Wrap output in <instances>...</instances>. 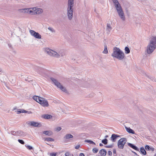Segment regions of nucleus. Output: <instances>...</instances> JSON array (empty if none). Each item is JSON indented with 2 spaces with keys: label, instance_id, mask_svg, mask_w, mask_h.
Here are the masks:
<instances>
[{
  "label": "nucleus",
  "instance_id": "28",
  "mask_svg": "<svg viewBox=\"0 0 156 156\" xmlns=\"http://www.w3.org/2000/svg\"><path fill=\"white\" fill-rule=\"evenodd\" d=\"M108 140L106 139H105L102 140L101 142L105 144H106L108 143Z\"/></svg>",
  "mask_w": 156,
  "mask_h": 156
},
{
  "label": "nucleus",
  "instance_id": "49",
  "mask_svg": "<svg viewBox=\"0 0 156 156\" xmlns=\"http://www.w3.org/2000/svg\"><path fill=\"white\" fill-rule=\"evenodd\" d=\"M85 155L83 153H81L79 154V156H84Z\"/></svg>",
  "mask_w": 156,
  "mask_h": 156
},
{
  "label": "nucleus",
  "instance_id": "25",
  "mask_svg": "<svg viewBox=\"0 0 156 156\" xmlns=\"http://www.w3.org/2000/svg\"><path fill=\"white\" fill-rule=\"evenodd\" d=\"M125 52L126 54H128L130 53V51L129 48L127 47H126L125 48Z\"/></svg>",
  "mask_w": 156,
  "mask_h": 156
},
{
  "label": "nucleus",
  "instance_id": "13",
  "mask_svg": "<svg viewBox=\"0 0 156 156\" xmlns=\"http://www.w3.org/2000/svg\"><path fill=\"white\" fill-rule=\"evenodd\" d=\"M35 11H36V7L30 8L29 13L31 15H35Z\"/></svg>",
  "mask_w": 156,
  "mask_h": 156
},
{
  "label": "nucleus",
  "instance_id": "7",
  "mask_svg": "<svg viewBox=\"0 0 156 156\" xmlns=\"http://www.w3.org/2000/svg\"><path fill=\"white\" fill-rule=\"evenodd\" d=\"M127 142V140L125 138H122L120 139L118 142V147L121 149L124 148V145Z\"/></svg>",
  "mask_w": 156,
  "mask_h": 156
},
{
  "label": "nucleus",
  "instance_id": "56",
  "mask_svg": "<svg viewBox=\"0 0 156 156\" xmlns=\"http://www.w3.org/2000/svg\"><path fill=\"white\" fill-rule=\"evenodd\" d=\"M2 69L1 68H0V72H1L2 71Z\"/></svg>",
  "mask_w": 156,
  "mask_h": 156
},
{
  "label": "nucleus",
  "instance_id": "59",
  "mask_svg": "<svg viewBox=\"0 0 156 156\" xmlns=\"http://www.w3.org/2000/svg\"><path fill=\"white\" fill-rule=\"evenodd\" d=\"M138 156H139L138 155Z\"/></svg>",
  "mask_w": 156,
  "mask_h": 156
},
{
  "label": "nucleus",
  "instance_id": "54",
  "mask_svg": "<svg viewBox=\"0 0 156 156\" xmlns=\"http://www.w3.org/2000/svg\"><path fill=\"white\" fill-rule=\"evenodd\" d=\"M133 152L135 155H138L135 152H134V151H132Z\"/></svg>",
  "mask_w": 156,
  "mask_h": 156
},
{
  "label": "nucleus",
  "instance_id": "19",
  "mask_svg": "<svg viewBox=\"0 0 156 156\" xmlns=\"http://www.w3.org/2000/svg\"><path fill=\"white\" fill-rule=\"evenodd\" d=\"M113 2L115 5L116 9L119 8V7H121L118 1L115 2Z\"/></svg>",
  "mask_w": 156,
  "mask_h": 156
},
{
  "label": "nucleus",
  "instance_id": "50",
  "mask_svg": "<svg viewBox=\"0 0 156 156\" xmlns=\"http://www.w3.org/2000/svg\"><path fill=\"white\" fill-rule=\"evenodd\" d=\"M8 46L10 48H12L11 44H8Z\"/></svg>",
  "mask_w": 156,
  "mask_h": 156
},
{
  "label": "nucleus",
  "instance_id": "55",
  "mask_svg": "<svg viewBox=\"0 0 156 156\" xmlns=\"http://www.w3.org/2000/svg\"><path fill=\"white\" fill-rule=\"evenodd\" d=\"M108 137V135H106L105 136V138H107V137Z\"/></svg>",
  "mask_w": 156,
  "mask_h": 156
},
{
  "label": "nucleus",
  "instance_id": "30",
  "mask_svg": "<svg viewBox=\"0 0 156 156\" xmlns=\"http://www.w3.org/2000/svg\"><path fill=\"white\" fill-rule=\"evenodd\" d=\"M151 147L149 145H146L145 146V149L147 151H150Z\"/></svg>",
  "mask_w": 156,
  "mask_h": 156
},
{
  "label": "nucleus",
  "instance_id": "21",
  "mask_svg": "<svg viewBox=\"0 0 156 156\" xmlns=\"http://www.w3.org/2000/svg\"><path fill=\"white\" fill-rule=\"evenodd\" d=\"M140 151L141 153L145 155L146 154V152L143 147H142L140 148Z\"/></svg>",
  "mask_w": 156,
  "mask_h": 156
},
{
  "label": "nucleus",
  "instance_id": "29",
  "mask_svg": "<svg viewBox=\"0 0 156 156\" xmlns=\"http://www.w3.org/2000/svg\"><path fill=\"white\" fill-rule=\"evenodd\" d=\"M98 150L97 148H94L93 149V152L94 153H96L98 151Z\"/></svg>",
  "mask_w": 156,
  "mask_h": 156
},
{
  "label": "nucleus",
  "instance_id": "24",
  "mask_svg": "<svg viewBox=\"0 0 156 156\" xmlns=\"http://www.w3.org/2000/svg\"><path fill=\"white\" fill-rule=\"evenodd\" d=\"M85 142L89 143L90 144H93L94 145H95V143L90 140H85Z\"/></svg>",
  "mask_w": 156,
  "mask_h": 156
},
{
  "label": "nucleus",
  "instance_id": "51",
  "mask_svg": "<svg viewBox=\"0 0 156 156\" xmlns=\"http://www.w3.org/2000/svg\"><path fill=\"white\" fill-rule=\"evenodd\" d=\"M151 149H150V151H154V148L153 147H151Z\"/></svg>",
  "mask_w": 156,
  "mask_h": 156
},
{
  "label": "nucleus",
  "instance_id": "48",
  "mask_svg": "<svg viewBox=\"0 0 156 156\" xmlns=\"http://www.w3.org/2000/svg\"><path fill=\"white\" fill-rule=\"evenodd\" d=\"M80 147V145H77L75 147V148L76 149H78V148H79Z\"/></svg>",
  "mask_w": 156,
  "mask_h": 156
},
{
  "label": "nucleus",
  "instance_id": "3",
  "mask_svg": "<svg viewBox=\"0 0 156 156\" xmlns=\"http://www.w3.org/2000/svg\"><path fill=\"white\" fill-rule=\"evenodd\" d=\"M74 0H68L67 8V16L69 19L71 20L73 13Z\"/></svg>",
  "mask_w": 156,
  "mask_h": 156
},
{
  "label": "nucleus",
  "instance_id": "46",
  "mask_svg": "<svg viewBox=\"0 0 156 156\" xmlns=\"http://www.w3.org/2000/svg\"><path fill=\"white\" fill-rule=\"evenodd\" d=\"M65 156H69L70 155V153L69 152H66L65 154Z\"/></svg>",
  "mask_w": 156,
  "mask_h": 156
},
{
  "label": "nucleus",
  "instance_id": "53",
  "mask_svg": "<svg viewBox=\"0 0 156 156\" xmlns=\"http://www.w3.org/2000/svg\"><path fill=\"white\" fill-rule=\"evenodd\" d=\"M112 0V1L113 2L118 1L117 0Z\"/></svg>",
  "mask_w": 156,
  "mask_h": 156
},
{
  "label": "nucleus",
  "instance_id": "34",
  "mask_svg": "<svg viewBox=\"0 0 156 156\" xmlns=\"http://www.w3.org/2000/svg\"><path fill=\"white\" fill-rule=\"evenodd\" d=\"M23 10L24 11V12L29 13V11L30 10V8L24 9H23Z\"/></svg>",
  "mask_w": 156,
  "mask_h": 156
},
{
  "label": "nucleus",
  "instance_id": "5",
  "mask_svg": "<svg viewBox=\"0 0 156 156\" xmlns=\"http://www.w3.org/2000/svg\"><path fill=\"white\" fill-rule=\"evenodd\" d=\"M44 52L46 53L48 55L56 58H59V54L55 51H53L48 48H44Z\"/></svg>",
  "mask_w": 156,
  "mask_h": 156
},
{
  "label": "nucleus",
  "instance_id": "39",
  "mask_svg": "<svg viewBox=\"0 0 156 156\" xmlns=\"http://www.w3.org/2000/svg\"><path fill=\"white\" fill-rule=\"evenodd\" d=\"M18 142L20 143V144H24V141L22 140H20V139H19L18 140Z\"/></svg>",
  "mask_w": 156,
  "mask_h": 156
},
{
  "label": "nucleus",
  "instance_id": "58",
  "mask_svg": "<svg viewBox=\"0 0 156 156\" xmlns=\"http://www.w3.org/2000/svg\"><path fill=\"white\" fill-rule=\"evenodd\" d=\"M154 156H156V154H155V155H154Z\"/></svg>",
  "mask_w": 156,
  "mask_h": 156
},
{
  "label": "nucleus",
  "instance_id": "33",
  "mask_svg": "<svg viewBox=\"0 0 156 156\" xmlns=\"http://www.w3.org/2000/svg\"><path fill=\"white\" fill-rule=\"evenodd\" d=\"M114 144H112L110 145H107L105 146V147L108 148H111L113 147Z\"/></svg>",
  "mask_w": 156,
  "mask_h": 156
},
{
  "label": "nucleus",
  "instance_id": "4",
  "mask_svg": "<svg viewBox=\"0 0 156 156\" xmlns=\"http://www.w3.org/2000/svg\"><path fill=\"white\" fill-rule=\"evenodd\" d=\"M33 99L42 106L48 107L49 105L48 101L44 98L37 96H34Z\"/></svg>",
  "mask_w": 156,
  "mask_h": 156
},
{
  "label": "nucleus",
  "instance_id": "20",
  "mask_svg": "<svg viewBox=\"0 0 156 156\" xmlns=\"http://www.w3.org/2000/svg\"><path fill=\"white\" fill-rule=\"evenodd\" d=\"M34 69L38 73H40V71L42 69L39 66H35L34 67Z\"/></svg>",
  "mask_w": 156,
  "mask_h": 156
},
{
  "label": "nucleus",
  "instance_id": "38",
  "mask_svg": "<svg viewBox=\"0 0 156 156\" xmlns=\"http://www.w3.org/2000/svg\"><path fill=\"white\" fill-rule=\"evenodd\" d=\"M26 146L27 147V148L29 150H31L33 149L32 147L29 145H26Z\"/></svg>",
  "mask_w": 156,
  "mask_h": 156
},
{
  "label": "nucleus",
  "instance_id": "12",
  "mask_svg": "<svg viewBox=\"0 0 156 156\" xmlns=\"http://www.w3.org/2000/svg\"><path fill=\"white\" fill-rule=\"evenodd\" d=\"M43 12V10L40 8L36 7V11H35V14H39Z\"/></svg>",
  "mask_w": 156,
  "mask_h": 156
},
{
  "label": "nucleus",
  "instance_id": "43",
  "mask_svg": "<svg viewBox=\"0 0 156 156\" xmlns=\"http://www.w3.org/2000/svg\"><path fill=\"white\" fill-rule=\"evenodd\" d=\"M50 156H56V153H50Z\"/></svg>",
  "mask_w": 156,
  "mask_h": 156
},
{
  "label": "nucleus",
  "instance_id": "27",
  "mask_svg": "<svg viewBox=\"0 0 156 156\" xmlns=\"http://www.w3.org/2000/svg\"><path fill=\"white\" fill-rule=\"evenodd\" d=\"M107 30L110 31L112 30V28L110 24L108 23L107 24Z\"/></svg>",
  "mask_w": 156,
  "mask_h": 156
},
{
  "label": "nucleus",
  "instance_id": "11",
  "mask_svg": "<svg viewBox=\"0 0 156 156\" xmlns=\"http://www.w3.org/2000/svg\"><path fill=\"white\" fill-rule=\"evenodd\" d=\"M120 136L119 135L115 134H113L112 135L110 139L112 142H114L116 141L117 138L120 137Z\"/></svg>",
  "mask_w": 156,
  "mask_h": 156
},
{
  "label": "nucleus",
  "instance_id": "42",
  "mask_svg": "<svg viewBox=\"0 0 156 156\" xmlns=\"http://www.w3.org/2000/svg\"><path fill=\"white\" fill-rule=\"evenodd\" d=\"M62 129V128L60 127H58L56 128V130L58 131H60Z\"/></svg>",
  "mask_w": 156,
  "mask_h": 156
},
{
  "label": "nucleus",
  "instance_id": "36",
  "mask_svg": "<svg viewBox=\"0 0 156 156\" xmlns=\"http://www.w3.org/2000/svg\"><path fill=\"white\" fill-rule=\"evenodd\" d=\"M21 112H22V113H28V114L31 113L32 112H28V111H26L23 109H21Z\"/></svg>",
  "mask_w": 156,
  "mask_h": 156
},
{
  "label": "nucleus",
  "instance_id": "41",
  "mask_svg": "<svg viewBox=\"0 0 156 156\" xmlns=\"http://www.w3.org/2000/svg\"><path fill=\"white\" fill-rule=\"evenodd\" d=\"M113 155L114 156H116V150L115 149H113Z\"/></svg>",
  "mask_w": 156,
  "mask_h": 156
},
{
  "label": "nucleus",
  "instance_id": "47",
  "mask_svg": "<svg viewBox=\"0 0 156 156\" xmlns=\"http://www.w3.org/2000/svg\"><path fill=\"white\" fill-rule=\"evenodd\" d=\"M17 113L18 114H20L22 112H21V109H19L18 111H17Z\"/></svg>",
  "mask_w": 156,
  "mask_h": 156
},
{
  "label": "nucleus",
  "instance_id": "22",
  "mask_svg": "<svg viewBox=\"0 0 156 156\" xmlns=\"http://www.w3.org/2000/svg\"><path fill=\"white\" fill-rule=\"evenodd\" d=\"M24 132L18 130L16 132V136H21L23 134Z\"/></svg>",
  "mask_w": 156,
  "mask_h": 156
},
{
  "label": "nucleus",
  "instance_id": "40",
  "mask_svg": "<svg viewBox=\"0 0 156 156\" xmlns=\"http://www.w3.org/2000/svg\"><path fill=\"white\" fill-rule=\"evenodd\" d=\"M127 145L128 146H129V147H131L132 148H133V146L134 145L133 144L129 143H127Z\"/></svg>",
  "mask_w": 156,
  "mask_h": 156
},
{
  "label": "nucleus",
  "instance_id": "17",
  "mask_svg": "<svg viewBox=\"0 0 156 156\" xmlns=\"http://www.w3.org/2000/svg\"><path fill=\"white\" fill-rule=\"evenodd\" d=\"M43 133V134L49 136H51L52 134V132L50 131H44Z\"/></svg>",
  "mask_w": 156,
  "mask_h": 156
},
{
  "label": "nucleus",
  "instance_id": "37",
  "mask_svg": "<svg viewBox=\"0 0 156 156\" xmlns=\"http://www.w3.org/2000/svg\"><path fill=\"white\" fill-rule=\"evenodd\" d=\"M132 148H133V149H134L136 151H139V149L137 148V147L134 144Z\"/></svg>",
  "mask_w": 156,
  "mask_h": 156
},
{
  "label": "nucleus",
  "instance_id": "23",
  "mask_svg": "<svg viewBox=\"0 0 156 156\" xmlns=\"http://www.w3.org/2000/svg\"><path fill=\"white\" fill-rule=\"evenodd\" d=\"M102 52L105 54H107L108 53L107 47L106 45L104 46V49Z\"/></svg>",
  "mask_w": 156,
  "mask_h": 156
},
{
  "label": "nucleus",
  "instance_id": "26",
  "mask_svg": "<svg viewBox=\"0 0 156 156\" xmlns=\"http://www.w3.org/2000/svg\"><path fill=\"white\" fill-rule=\"evenodd\" d=\"M45 140H46L48 141L52 142V141H53L54 140V139H53L51 138L47 137V138H46L45 139Z\"/></svg>",
  "mask_w": 156,
  "mask_h": 156
},
{
  "label": "nucleus",
  "instance_id": "44",
  "mask_svg": "<svg viewBox=\"0 0 156 156\" xmlns=\"http://www.w3.org/2000/svg\"><path fill=\"white\" fill-rule=\"evenodd\" d=\"M149 78L151 80L153 81H155L156 82V79H154V78L153 77H149Z\"/></svg>",
  "mask_w": 156,
  "mask_h": 156
},
{
  "label": "nucleus",
  "instance_id": "52",
  "mask_svg": "<svg viewBox=\"0 0 156 156\" xmlns=\"http://www.w3.org/2000/svg\"><path fill=\"white\" fill-rule=\"evenodd\" d=\"M99 146L101 147L103 146V144L101 143H100L99 144Z\"/></svg>",
  "mask_w": 156,
  "mask_h": 156
},
{
  "label": "nucleus",
  "instance_id": "31",
  "mask_svg": "<svg viewBox=\"0 0 156 156\" xmlns=\"http://www.w3.org/2000/svg\"><path fill=\"white\" fill-rule=\"evenodd\" d=\"M48 30H50L52 33L55 32V30L52 28L51 27H49L48 28Z\"/></svg>",
  "mask_w": 156,
  "mask_h": 156
},
{
  "label": "nucleus",
  "instance_id": "10",
  "mask_svg": "<svg viewBox=\"0 0 156 156\" xmlns=\"http://www.w3.org/2000/svg\"><path fill=\"white\" fill-rule=\"evenodd\" d=\"M27 124L32 126L40 127L41 126V124L34 121L28 122Z\"/></svg>",
  "mask_w": 156,
  "mask_h": 156
},
{
  "label": "nucleus",
  "instance_id": "45",
  "mask_svg": "<svg viewBox=\"0 0 156 156\" xmlns=\"http://www.w3.org/2000/svg\"><path fill=\"white\" fill-rule=\"evenodd\" d=\"M108 154L110 156H112V153L111 151H108Z\"/></svg>",
  "mask_w": 156,
  "mask_h": 156
},
{
  "label": "nucleus",
  "instance_id": "57",
  "mask_svg": "<svg viewBox=\"0 0 156 156\" xmlns=\"http://www.w3.org/2000/svg\"><path fill=\"white\" fill-rule=\"evenodd\" d=\"M70 156H73V154H71Z\"/></svg>",
  "mask_w": 156,
  "mask_h": 156
},
{
  "label": "nucleus",
  "instance_id": "1",
  "mask_svg": "<svg viewBox=\"0 0 156 156\" xmlns=\"http://www.w3.org/2000/svg\"><path fill=\"white\" fill-rule=\"evenodd\" d=\"M111 55L113 58L120 60H122L125 57V55L123 52L119 48L116 47H115L114 48Z\"/></svg>",
  "mask_w": 156,
  "mask_h": 156
},
{
  "label": "nucleus",
  "instance_id": "16",
  "mask_svg": "<svg viewBox=\"0 0 156 156\" xmlns=\"http://www.w3.org/2000/svg\"><path fill=\"white\" fill-rule=\"evenodd\" d=\"M73 136L70 134H66L64 137V140H66L73 138Z\"/></svg>",
  "mask_w": 156,
  "mask_h": 156
},
{
  "label": "nucleus",
  "instance_id": "14",
  "mask_svg": "<svg viewBox=\"0 0 156 156\" xmlns=\"http://www.w3.org/2000/svg\"><path fill=\"white\" fill-rule=\"evenodd\" d=\"M99 153L102 156H105L107 154V151L105 149H102L99 151Z\"/></svg>",
  "mask_w": 156,
  "mask_h": 156
},
{
  "label": "nucleus",
  "instance_id": "6",
  "mask_svg": "<svg viewBox=\"0 0 156 156\" xmlns=\"http://www.w3.org/2000/svg\"><path fill=\"white\" fill-rule=\"evenodd\" d=\"M50 79L53 83L54 84L62 91L65 93H66L67 92V91L66 89L63 87L61 85V83L58 81L57 80L53 77H51L50 78Z\"/></svg>",
  "mask_w": 156,
  "mask_h": 156
},
{
  "label": "nucleus",
  "instance_id": "2",
  "mask_svg": "<svg viewBox=\"0 0 156 156\" xmlns=\"http://www.w3.org/2000/svg\"><path fill=\"white\" fill-rule=\"evenodd\" d=\"M156 48V37H151L147 46V52L148 54L151 53Z\"/></svg>",
  "mask_w": 156,
  "mask_h": 156
},
{
  "label": "nucleus",
  "instance_id": "18",
  "mask_svg": "<svg viewBox=\"0 0 156 156\" xmlns=\"http://www.w3.org/2000/svg\"><path fill=\"white\" fill-rule=\"evenodd\" d=\"M126 131L127 132H128L129 133H131L132 134H134V131L130 129L129 128H127L126 127Z\"/></svg>",
  "mask_w": 156,
  "mask_h": 156
},
{
  "label": "nucleus",
  "instance_id": "15",
  "mask_svg": "<svg viewBox=\"0 0 156 156\" xmlns=\"http://www.w3.org/2000/svg\"><path fill=\"white\" fill-rule=\"evenodd\" d=\"M42 117L44 119H50L52 118V116L51 115L45 114L42 115Z\"/></svg>",
  "mask_w": 156,
  "mask_h": 156
},
{
  "label": "nucleus",
  "instance_id": "35",
  "mask_svg": "<svg viewBox=\"0 0 156 156\" xmlns=\"http://www.w3.org/2000/svg\"><path fill=\"white\" fill-rule=\"evenodd\" d=\"M10 133L13 135L16 136V132L14 131H11Z\"/></svg>",
  "mask_w": 156,
  "mask_h": 156
},
{
  "label": "nucleus",
  "instance_id": "9",
  "mask_svg": "<svg viewBox=\"0 0 156 156\" xmlns=\"http://www.w3.org/2000/svg\"><path fill=\"white\" fill-rule=\"evenodd\" d=\"M30 32L31 35L36 38L40 39L41 38V35L38 32H36L33 30H30Z\"/></svg>",
  "mask_w": 156,
  "mask_h": 156
},
{
  "label": "nucleus",
  "instance_id": "8",
  "mask_svg": "<svg viewBox=\"0 0 156 156\" xmlns=\"http://www.w3.org/2000/svg\"><path fill=\"white\" fill-rule=\"evenodd\" d=\"M116 9L120 18L123 21L125 20V17L121 7H119V8Z\"/></svg>",
  "mask_w": 156,
  "mask_h": 156
},
{
  "label": "nucleus",
  "instance_id": "32",
  "mask_svg": "<svg viewBox=\"0 0 156 156\" xmlns=\"http://www.w3.org/2000/svg\"><path fill=\"white\" fill-rule=\"evenodd\" d=\"M58 53L59 54V57L60 56H63L65 55L64 52H61L60 51H59Z\"/></svg>",
  "mask_w": 156,
  "mask_h": 156
}]
</instances>
